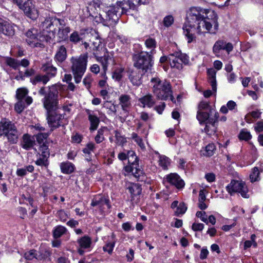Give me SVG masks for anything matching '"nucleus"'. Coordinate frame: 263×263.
Returning <instances> with one entry per match:
<instances>
[{
	"label": "nucleus",
	"mask_w": 263,
	"mask_h": 263,
	"mask_svg": "<svg viewBox=\"0 0 263 263\" xmlns=\"http://www.w3.org/2000/svg\"><path fill=\"white\" fill-rule=\"evenodd\" d=\"M82 40L81 34H79L78 31L73 32L69 36V40L71 42L77 44Z\"/></svg>",
	"instance_id": "37998d69"
},
{
	"label": "nucleus",
	"mask_w": 263,
	"mask_h": 263,
	"mask_svg": "<svg viewBox=\"0 0 263 263\" xmlns=\"http://www.w3.org/2000/svg\"><path fill=\"white\" fill-rule=\"evenodd\" d=\"M25 107V106L24 105V104L23 101H22V100H20V101L18 100V102L17 103H16V104H15V106H14L15 110L17 113H19V114L23 111V110L24 109Z\"/></svg>",
	"instance_id": "864d4df0"
},
{
	"label": "nucleus",
	"mask_w": 263,
	"mask_h": 263,
	"mask_svg": "<svg viewBox=\"0 0 263 263\" xmlns=\"http://www.w3.org/2000/svg\"><path fill=\"white\" fill-rule=\"evenodd\" d=\"M44 154L39 155V158L35 161V163L39 166H44L47 168L49 162L48 154L47 153H43Z\"/></svg>",
	"instance_id": "c85d7f7f"
},
{
	"label": "nucleus",
	"mask_w": 263,
	"mask_h": 263,
	"mask_svg": "<svg viewBox=\"0 0 263 263\" xmlns=\"http://www.w3.org/2000/svg\"><path fill=\"white\" fill-rule=\"evenodd\" d=\"M259 172L258 167H255L253 168L252 172L250 175V178L252 182L258 181L259 179Z\"/></svg>",
	"instance_id": "c03bdc74"
},
{
	"label": "nucleus",
	"mask_w": 263,
	"mask_h": 263,
	"mask_svg": "<svg viewBox=\"0 0 263 263\" xmlns=\"http://www.w3.org/2000/svg\"><path fill=\"white\" fill-rule=\"evenodd\" d=\"M62 22H64L63 20L57 18H47L43 23V27L46 29L47 32H50L52 31L51 28H53V24H57L58 23L62 25Z\"/></svg>",
	"instance_id": "393cba45"
},
{
	"label": "nucleus",
	"mask_w": 263,
	"mask_h": 263,
	"mask_svg": "<svg viewBox=\"0 0 263 263\" xmlns=\"http://www.w3.org/2000/svg\"><path fill=\"white\" fill-rule=\"evenodd\" d=\"M129 164H130L129 171L135 176L139 177L142 174V171L140 169L138 164V158L134 160L129 159Z\"/></svg>",
	"instance_id": "5701e85b"
},
{
	"label": "nucleus",
	"mask_w": 263,
	"mask_h": 263,
	"mask_svg": "<svg viewBox=\"0 0 263 263\" xmlns=\"http://www.w3.org/2000/svg\"><path fill=\"white\" fill-rule=\"evenodd\" d=\"M35 250H31L24 254V257L27 260H32L36 257Z\"/></svg>",
	"instance_id": "5fc2aeb1"
},
{
	"label": "nucleus",
	"mask_w": 263,
	"mask_h": 263,
	"mask_svg": "<svg viewBox=\"0 0 263 263\" xmlns=\"http://www.w3.org/2000/svg\"><path fill=\"white\" fill-rule=\"evenodd\" d=\"M67 232V229L62 226H58L54 228L53 235L55 238H60Z\"/></svg>",
	"instance_id": "e433bc0d"
},
{
	"label": "nucleus",
	"mask_w": 263,
	"mask_h": 263,
	"mask_svg": "<svg viewBox=\"0 0 263 263\" xmlns=\"http://www.w3.org/2000/svg\"><path fill=\"white\" fill-rule=\"evenodd\" d=\"M139 102L141 104V106L144 108L147 107L149 108L154 106L155 101L152 95L148 94L139 99Z\"/></svg>",
	"instance_id": "4be33fe9"
},
{
	"label": "nucleus",
	"mask_w": 263,
	"mask_h": 263,
	"mask_svg": "<svg viewBox=\"0 0 263 263\" xmlns=\"http://www.w3.org/2000/svg\"><path fill=\"white\" fill-rule=\"evenodd\" d=\"M130 7L129 1L117 2L114 5L106 6L100 0H93L88 9L96 22L109 26L116 23L122 14L126 13Z\"/></svg>",
	"instance_id": "f03ea898"
},
{
	"label": "nucleus",
	"mask_w": 263,
	"mask_h": 263,
	"mask_svg": "<svg viewBox=\"0 0 263 263\" xmlns=\"http://www.w3.org/2000/svg\"><path fill=\"white\" fill-rule=\"evenodd\" d=\"M34 144L35 141L34 138L31 137L28 134L24 135L22 143V146L23 148L27 150L30 149L33 146Z\"/></svg>",
	"instance_id": "a878e982"
},
{
	"label": "nucleus",
	"mask_w": 263,
	"mask_h": 263,
	"mask_svg": "<svg viewBox=\"0 0 263 263\" xmlns=\"http://www.w3.org/2000/svg\"><path fill=\"white\" fill-rule=\"evenodd\" d=\"M204 228V224L200 223H194L192 224V229L194 231H201Z\"/></svg>",
	"instance_id": "680f3d73"
},
{
	"label": "nucleus",
	"mask_w": 263,
	"mask_h": 263,
	"mask_svg": "<svg viewBox=\"0 0 263 263\" xmlns=\"http://www.w3.org/2000/svg\"><path fill=\"white\" fill-rule=\"evenodd\" d=\"M134 66L141 69L143 73L147 72L152 67V55L149 52L142 51L134 56Z\"/></svg>",
	"instance_id": "6e6552de"
},
{
	"label": "nucleus",
	"mask_w": 263,
	"mask_h": 263,
	"mask_svg": "<svg viewBox=\"0 0 263 263\" xmlns=\"http://www.w3.org/2000/svg\"><path fill=\"white\" fill-rule=\"evenodd\" d=\"M95 148V144L93 143H88L86 147H84L83 149V152L84 153L88 155H90L92 152H93Z\"/></svg>",
	"instance_id": "09e8293b"
},
{
	"label": "nucleus",
	"mask_w": 263,
	"mask_h": 263,
	"mask_svg": "<svg viewBox=\"0 0 263 263\" xmlns=\"http://www.w3.org/2000/svg\"><path fill=\"white\" fill-rule=\"evenodd\" d=\"M145 45L147 48L152 49L149 54H153V51L156 46V42L155 39L152 38H148L146 39L145 41Z\"/></svg>",
	"instance_id": "79ce46f5"
},
{
	"label": "nucleus",
	"mask_w": 263,
	"mask_h": 263,
	"mask_svg": "<svg viewBox=\"0 0 263 263\" xmlns=\"http://www.w3.org/2000/svg\"><path fill=\"white\" fill-rule=\"evenodd\" d=\"M41 69L42 71L45 72L51 79L57 75V68L52 65L51 61H48L43 63Z\"/></svg>",
	"instance_id": "6ab92c4d"
},
{
	"label": "nucleus",
	"mask_w": 263,
	"mask_h": 263,
	"mask_svg": "<svg viewBox=\"0 0 263 263\" xmlns=\"http://www.w3.org/2000/svg\"><path fill=\"white\" fill-rule=\"evenodd\" d=\"M25 14L32 20H35L39 15V11L35 7L32 0H28L21 7Z\"/></svg>",
	"instance_id": "9b49d317"
},
{
	"label": "nucleus",
	"mask_w": 263,
	"mask_h": 263,
	"mask_svg": "<svg viewBox=\"0 0 263 263\" xmlns=\"http://www.w3.org/2000/svg\"><path fill=\"white\" fill-rule=\"evenodd\" d=\"M150 82L153 92L158 99L167 100L170 99L173 102L176 103L172 95L171 84L168 82L161 81L159 78L155 77L151 79Z\"/></svg>",
	"instance_id": "7ed1b4c3"
},
{
	"label": "nucleus",
	"mask_w": 263,
	"mask_h": 263,
	"mask_svg": "<svg viewBox=\"0 0 263 263\" xmlns=\"http://www.w3.org/2000/svg\"><path fill=\"white\" fill-rule=\"evenodd\" d=\"M34 73H35V70L31 68L29 69H27V70H26V71L24 73V75L21 76V79L22 80H24V77H29L34 75Z\"/></svg>",
	"instance_id": "e2e57ef3"
},
{
	"label": "nucleus",
	"mask_w": 263,
	"mask_h": 263,
	"mask_svg": "<svg viewBox=\"0 0 263 263\" xmlns=\"http://www.w3.org/2000/svg\"><path fill=\"white\" fill-rule=\"evenodd\" d=\"M137 156L135 153L133 151H128L127 153L122 152L118 154V158L120 160L124 161L128 159L129 162V159L134 160L135 159H137Z\"/></svg>",
	"instance_id": "7c9ffc66"
},
{
	"label": "nucleus",
	"mask_w": 263,
	"mask_h": 263,
	"mask_svg": "<svg viewBox=\"0 0 263 263\" xmlns=\"http://www.w3.org/2000/svg\"><path fill=\"white\" fill-rule=\"evenodd\" d=\"M239 138L240 140L248 141L251 138V135L250 132L245 129L241 130L239 134Z\"/></svg>",
	"instance_id": "de8ad7c7"
},
{
	"label": "nucleus",
	"mask_w": 263,
	"mask_h": 263,
	"mask_svg": "<svg viewBox=\"0 0 263 263\" xmlns=\"http://www.w3.org/2000/svg\"><path fill=\"white\" fill-rule=\"evenodd\" d=\"M105 129V127L101 128L98 130L97 134L95 138L96 143H100L104 141V132Z\"/></svg>",
	"instance_id": "a18cd8bd"
},
{
	"label": "nucleus",
	"mask_w": 263,
	"mask_h": 263,
	"mask_svg": "<svg viewBox=\"0 0 263 263\" xmlns=\"http://www.w3.org/2000/svg\"><path fill=\"white\" fill-rule=\"evenodd\" d=\"M26 35L27 36L26 41L28 44L32 46H36L37 43L35 42L37 41V31L35 29H31L29 30L26 33Z\"/></svg>",
	"instance_id": "b1692460"
},
{
	"label": "nucleus",
	"mask_w": 263,
	"mask_h": 263,
	"mask_svg": "<svg viewBox=\"0 0 263 263\" xmlns=\"http://www.w3.org/2000/svg\"><path fill=\"white\" fill-rule=\"evenodd\" d=\"M128 190L131 194L132 200L134 199L135 197L139 196L142 191L141 187L138 183L131 184L128 187Z\"/></svg>",
	"instance_id": "cd10ccee"
},
{
	"label": "nucleus",
	"mask_w": 263,
	"mask_h": 263,
	"mask_svg": "<svg viewBox=\"0 0 263 263\" xmlns=\"http://www.w3.org/2000/svg\"><path fill=\"white\" fill-rule=\"evenodd\" d=\"M87 60V54H82L79 56L72 57L70 59L71 70L76 83H79L81 81L82 77L86 70Z\"/></svg>",
	"instance_id": "20e7f679"
},
{
	"label": "nucleus",
	"mask_w": 263,
	"mask_h": 263,
	"mask_svg": "<svg viewBox=\"0 0 263 263\" xmlns=\"http://www.w3.org/2000/svg\"><path fill=\"white\" fill-rule=\"evenodd\" d=\"M147 2L145 1H142V0H133V2L129 1V4H130V8L129 9H134L135 8V3L137 5H140L141 4H146Z\"/></svg>",
	"instance_id": "bf43d9fd"
},
{
	"label": "nucleus",
	"mask_w": 263,
	"mask_h": 263,
	"mask_svg": "<svg viewBox=\"0 0 263 263\" xmlns=\"http://www.w3.org/2000/svg\"><path fill=\"white\" fill-rule=\"evenodd\" d=\"M2 34L12 36L14 34V29L11 24L0 18V37Z\"/></svg>",
	"instance_id": "f3484780"
},
{
	"label": "nucleus",
	"mask_w": 263,
	"mask_h": 263,
	"mask_svg": "<svg viewBox=\"0 0 263 263\" xmlns=\"http://www.w3.org/2000/svg\"><path fill=\"white\" fill-rule=\"evenodd\" d=\"M28 92V90L25 87L18 88L16 91V98L18 101H23V99H24L27 105H29L32 103L33 99L31 97L27 96Z\"/></svg>",
	"instance_id": "a211bd4d"
},
{
	"label": "nucleus",
	"mask_w": 263,
	"mask_h": 263,
	"mask_svg": "<svg viewBox=\"0 0 263 263\" xmlns=\"http://www.w3.org/2000/svg\"><path fill=\"white\" fill-rule=\"evenodd\" d=\"M86 112L90 123L89 130L90 131H94L97 129L99 126L100 123L99 118L89 109L86 110Z\"/></svg>",
	"instance_id": "412c9836"
},
{
	"label": "nucleus",
	"mask_w": 263,
	"mask_h": 263,
	"mask_svg": "<svg viewBox=\"0 0 263 263\" xmlns=\"http://www.w3.org/2000/svg\"><path fill=\"white\" fill-rule=\"evenodd\" d=\"M196 215L197 217L200 218L201 221L206 224H208L207 215H206V213L205 212L198 211L197 212Z\"/></svg>",
	"instance_id": "6e6d98bb"
},
{
	"label": "nucleus",
	"mask_w": 263,
	"mask_h": 263,
	"mask_svg": "<svg viewBox=\"0 0 263 263\" xmlns=\"http://www.w3.org/2000/svg\"><path fill=\"white\" fill-rule=\"evenodd\" d=\"M217 18V15L213 10L200 7H192L188 12L187 21L183 27L187 42L190 43L195 41V33H215L218 29Z\"/></svg>",
	"instance_id": "f257e3e1"
},
{
	"label": "nucleus",
	"mask_w": 263,
	"mask_h": 263,
	"mask_svg": "<svg viewBox=\"0 0 263 263\" xmlns=\"http://www.w3.org/2000/svg\"><path fill=\"white\" fill-rule=\"evenodd\" d=\"M61 88L59 85H54L49 87L48 92L43 99V105L47 110V112L58 108L59 93Z\"/></svg>",
	"instance_id": "0eeeda50"
},
{
	"label": "nucleus",
	"mask_w": 263,
	"mask_h": 263,
	"mask_svg": "<svg viewBox=\"0 0 263 263\" xmlns=\"http://www.w3.org/2000/svg\"><path fill=\"white\" fill-rule=\"evenodd\" d=\"M168 62L171 68L177 69L182 68V64H187L189 62V57L180 51H175L168 55Z\"/></svg>",
	"instance_id": "1a4fd4ad"
},
{
	"label": "nucleus",
	"mask_w": 263,
	"mask_h": 263,
	"mask_svg": "<svg viewBox=\"0 0 263 263\" xmlns=\"http://www.w3.org/2000/svg\"><path fill=\"white\" fill-rule=\"evenodd\" d=\"M207 72L209 76V81L212 87V90L213 91L216 92L217 90L216 80V72L214 69L211 68L208 70Z\"/></svg>",
	"instance_id": "bb28decb"
},
{
	"label": "nucleus",
	"mask_w": 263,
	"mask_h": 263,
	"mask_svg": "<svg viewBox=\"0 0 263 263\" xmlns=\"http://www.w3.org/2000/svg\"><path fill=\"white\" fill-rule=\"evenodd\" d=\"M218 112L213 107L210 109L205 114H199L198 116H196V118L200 124L206 123L204 131L209 135H212L215 133V124L218 121Z\"/></svg>",
	"instance_id": "423d86ee"
},
{
	"label": "nucleus",
	"mask_w": 263,
	"mask_h": 263,
	"mask_svg": "<svg viewBox=\"0 0 263 263\" xmlns=\"http://www.w3.org/2000/svg\"><path fill=\"white\" fill-rule=\"evenodd\" d=\"M40 77V82H42L44 84H46L51 79L49 76L46 74L44 75L39 74Z\"/></svg>",
	"instance_id": "774afa93"
},
{
	"label": "nucleus",
	"mask_w": 263,
	"mask_h": 263,
	"mask_svg": "<svg viewBox=\"0 0 263 263\" xmlns=\"http://www.w3.org/2000/svg\"><path fill=\"white\" fill-rule=\"evenodd\" d=\"M170 159L165 156H160L159 160V164L163 169L166 170L170 164Z\"/></svg>",
	"instance_id": "4c0bfd02"
},
{
	"label": "nucleus",
	"mask_w": 263,
	"mask_h": 263,
	"mask_svg": "<svg viewBox=\"0 0 263 263\" xmlns=\"http://www.w3.org/2000/svg\"><path fill=\"white\" fill-rule=\"evenodd\" d=\"M209 254V251L205 247L202 248L200 254V258L201 259H204L206 258Z\"/></svg>",
	"instance_id": "0e129e2a"
},
{
	"label": "nucleus",
	"mask_w": 263,
	"mask_h": 263,
	"mask_svg": "<svg viewBox=\"0 0 263 263\" xmlns=\"http://www.w3.org/2000/svg\"><path fill=\"white\" fill-rule=\"evenodd\" d=\"M115 138L116 139V143L119 145H123L126 142L125 137L121 136L118 132H116Z\"/></svg>",
	"instance_id": "603ef678"
},
{
	"label": "nucleus",
	"mask_w": 263,
	"mask_h": 263,
	"mask_svg": "<svg viewBox=\"0 0 263 263\" xmlns=\"http://www.w3.org/2000/svg\"><path fill=\"white\" fill-rule=\"evenodd\" d=\"M49 136V134L47 133H40L36 135V139L40 144L43 143L44 140H46Z\"/></svg>",
	"instance_id": "8fccbe9b"
},
{
	"label": "nucleus",
	"mask_w": 263,
	"mask_h": 263,
	"mask_svg": "<svg viewBox=\"0 0 263 263\" xmlns=\"http://www.w3.org/2000/svg\"><path fill=\"white\" fill-rule=\"evenodd\" d=\"M215 150L216 146L213 143L209 144L205 147V153H203V155L206 156H211L214 155Z\"/></svg>",
	"instance_id": "a19ab883"
},
{
	"label": "nucleus",
	"mask_w": 263,
	"mask_h": 263,
	"mask_svg": "<svg viewBox=\"0 0 263 263\" xmlns=\"http://www.w3.org/2000/svg\"><path fill=\"white\" fill-rule=\"evenodd\" d=\"M67 50L64 45L58 47L54 57V61L58 65L62 64L67 58Z\"/></svg>",
	"instance_id": "aec40b11"
},
{
	"label": "nucleus",
	"mask_w": 263,
	"mask_h": 263,
	"mask_svg": "<svg viewBox=\"0 0 263 263\" xmlns=\"http://www.w3.org/2000/svg\"><path fill=\"white\" fill-rule=\"evenodd\" d=\"M131 138L141 147V149L145 148L142 139L136 133H133L131 135Z\"/></svg>",
	"instance_id": "58836bf2"
},
{
	"label": "nucleus",
	"mask_w": 263,
	"mask_h": 263,
	"mask_svg": "<svg viewBox=\"0 0 263 263\" xmlns=\"http://www.w3.org/2000/svg\"><path fill=\"white\" fill-rule=\"evenodd\" d=\"M70 31V29L68 27L59 28L58 32V36L62 41H65L68 37V33Z\"/></svg>",
	"instance_id": "72a5a7b5"
},
{
	"label": "nucleus",
	"mask_w": 263,
	"mask_h": 263,
	"mask_svg": "<svg viewBox=\"0 0 263 263\" xmlns=\"http://www.w3.org/2000/svg\"><path fill=\"white\" fill-rule=\"evenodd\" d=\"M96 60L101 63L103 70L104 77L106 78V71L108 69V66L110 62L113 61L112 57L109 54H105L102 57H99L96 55L95 53H93Z\"/></svg>",
	"instance_id": "dca6fc26"
},
{
	"label": "nucleus",
	"mask_w": 263,
	"mask_h": 263,
	"mask_svg": "<svg viewBox=\"0 0 263 263\" xmlns=\"http://www.w3.org/2000/svg\"><path fill=\"white\" fill-rule=\"evenodd\" d=\"M226 190L231 195H233L235 193H239L243 198L249 197L247 187L242 181L232 180L231 183L226 186Z\"/></svg>",
	"instance_id": "9d476101"
},
{
	"label": "nucleus",
	"mask_w": 263,
	"mask_h": 263,
	"mask_svg": "<svg viewBox=\"0 0 263 263\" xmlns=\"http://www.w3.org/2000/svg\"><path fill=\"white\" fill-rule=\"evenodd\" d=\"M119 105L121 107L123 115L126 118L128 114L129 109L132 106V98L126 94H122L119 97ZM120 115H122L120 113Z\"/></svg>",
	"instance_id": "f8f14e48"
},
{
	"label": "nucleus",
	"mask_w": 263,
	"mask_h": 263,
	"mask_svg": "<svg viewBox=\"0 0 263 263\" xmlns=\"http://www.w3.org/2000/svg\"><path fill=\"white\" fill-rule=\"evenodd\" d=\"M256 132L260 133L263 131V120L257 122L254 127Z\"/></svg>",
	"instance_id": "052dcab7"
},
{
	"label": "nucleus",
	"mask_w": 263,
	"mask_h": 263,
	"mask_svg": "<svg viewBox=\"0 0 263 263\" xmlns=\"http://www.w3.org/2000/svg\"><path fill=\"white\" fill-rule=\"evenodd\" d=\"M77 242L79 244V247L83 249H87L90 247L91 239L89 237L84 236L79 239Z\"/></svg>",
	"instance_id": "473e14b6"
},
{
	"label": "nucleus",
	"mask_w": 263,
	"mask_h": 263,
	"mask_svg": "<svg viewBox=\"0 0 263 263\" xmlns=\"http://www.w3.org/2000/svg\"><path fill=\"white\" fill-rule=\"evenodd\" d=\"M186 210L187 206L185 203L183 202H180L175 211V214L177 216H179L180 214L182 215L185 213Z\"/></svg>",
	"instance_id": "49530a36"
},
{
	"label": "nucleus",
	"mask_w": 263,
	"mask_h": 263,
	"mask_svg": "<svg viewBox=\"0 0 263 263\" xmlns=\"http://www.w3.org/2000/svg\"><path fill=\"white\" fill-rule=\"evenodd\" d=\"M233 49V45L230 43H226L223 40H218L215 42L213 47V51L217 56H219L220 50H225L229 53Z\"/></svg>",
	"instance_id": "ddd939ff"
},
{
	"label": "nucleus",
	"mask_w": 263,
	"mask_h": 263,
	"mask_svg": "<svg viewBox=\"0 0 263 263\" xmlns=\"http://www.w3.org/2000/svg\"><path fill=\"white\" fill-rule=\"evenodd\" d=\"M20 133L14 123L6 118L2 119L0 121V136L6 137L8 141L11 143H16Z\"/></svg>",
	"instance_id": "39448f33"
},
{
	"label": "nucleus",
	"mask_w": 263,
	"mask_h": 263,
	"mask_svg": "<svg viewBox=\"0 0 263 263\" xmlns=\"http://www.w3.org/2000/svg\"><path fill=\"white\" fill-rule=\"evenodd\" d=\"M101 42L98 39H96L95 41L92 42L90 49H91L92 51L98 50L99 46H100Z\"/></svg>",
	"instance_id": "13d9d810"
},
{
	"label": "nucleus",
	"mask_w": 263,
	"mask_h": 263,
	"mask_svg": "<svg viewBox=\"0 0 263 263\" xmlns=\"http://www.w3.org/2000/svg\"><path fill=\"white\" fill-rule=\"evenodd\" d=\"M6 63L14 69H17L20 67V61L12 58H7Z\"/></svg>",
	"instance_id": "ea45409f"
},
{
	"label": "nucleus",
	"mask_w": 263,
	"mask_h": 263,
	"mask_svg": "<svg viewBox=\"0 0 263 263\" xmlns=\"http://www.w3.org/2000/svg\"><path fill=\"white\" fill-rule=\"evenodd\" d=\"M115 245V242H107L103 247V250L104 252H108L109 254L112 253L113 249Z\"/></svg>",
	"instance_id": "3c124183"
},
{
	"label": "nucleus",
	"mask_w": 263,
	"mask_h": 263,
	"mask_svg": "<svg viewBox=\"0 0 263 263\" xmlns=\"http://www.w3.org/2000/svg\"><path fill=\"white\" fill-rule=\"evenodd\" d=\"M129 78L134 85L139 86L142 83L141 77L136 72H132Z\"/></svg>",
	"instance_id": "c9c22d12"
},
{
	"label": "nucleus",
	"mask_w": 263,
	"mask_h": 263,
	"mask_svg": "<svg viewBox=\"0 0 263 263\" xmlns=\"http://www.w3.org/2000/svg\"><path fill=\"white\" fill-rule=\"evenodd\" d=\"M64 117L61 114H58L54 112H48V123L52 128H57L61 125V120Z\"/></svg>",
	"instance_id": "2eb2a0df"
},
{
	"label": "nucleus",
	"mask_w": 263,
	"mask_h": 263,
	"mask_svg": "<svg viewBox=\"0 0 263 263\" xmlns=\"http://www.w3.org/2000/svg\"><path fill=\"white\" fill-rule=\"evenodd\" d=\"M174 22V18L172 15L165 16L163 20V23L165 26L169 27Z\"/></svg>",
	"instance_id": "4d7b16f0"
},
{
	"label": "nucleus",
	"mask_w": 263,
	"mask_h": 263,
	"mask_svg": "<svg viewBox=\"0 0 263 263\" xmlns=\"http://www.w3.org/2000/svg\"><path fill=\"white\" fill-rule=\"evenodd\" d=\"M164 181L174 185L177 189H181L184 186V182L180 177L176 173H171L166 176Z\"/></svg>",
	"instance_id": "4468645a"
},
{
	"label": "nucleus",
	"mask_w": 263,
	"mask_h": 263,
	"mask_svg": "<svg viewBox=\"0 0 263 263\" xmlns=\"http://www.w3.org/2000/svg\"><path fill=\"white\" fill-rule=\"evenodd\" d=\"M124 69L123 67H117L112 72V78L117 81H120L123 76Z\"/></svg>",
	"instance_id": "f704fd0d"
},
{
	"label": "nucleus",
	"mask_w": 263,
	"mask_h": 263,
	"mask_svg": "<svg viewBox=\"0 0 263 263\" xmlns=\"http://www.w3.org/2000/svg\"><path fill=\"white\" fill-rule=\"evenodd\" d=\"M205 178L208 182H212L215 180V175L212 173H207L205 175Z\"/></svg>",
	"instance_id": "338daca9"
},
{
	"label": "nucleus",
	"mask_w": 263,
	"mask_h": 263,
	"mask_svg": "<svg viewBox=\"0 0 263 263\" xmlns=\"http://www.w3.org/2000/svg\"><path fill=\"white\" fill-rule=\"evenodd\" d=\"M61 172L66 174L72 173L74 170V165L71 162H65L60 164Z\"/></svg>",
	"instance_id": "c756f323"
},
{
	"label": "nucleus",
	"mask_w": 263,
	"mask_h": 263,
	"mask_svg": "<svg viewBox=\"0 0 263 263\" xmlns=\"http://www.w3.org/2000/svg\"><path fill=\"white\" fill-rule=\"evenodd\" d=\"M91 81V78L89 76H87L83 79V83L87 88H89L90 87Z\"/></svg>",
	"instance_id": "69168bd1"
},
{
	"label": "nucleus",
	"mask_w": 263,
	"mask_h": 263,
	"mask_svg": "<svg viewBox=\"0 0 263 263\" xmlns=\"http://www.w3.org/2000/svg\"><path fill=\"white\" fill-rule=\"evenodd\" d=\"M212 107L208 102L202 101L198 104L197 116L205 114Z\"/></svg>",
	"instance_id": "2f4dec72"
}]
</instances>
